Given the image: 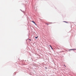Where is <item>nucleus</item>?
<instances>
[{
    "instance_id": "obj_1",
    "label": "nucleus",
    "mask_w": 76,
    "mask_h": 76,
    "mask_svg": "<svg viewBox=\"0 0 76 76\" xmlns=\"http://www.w3.org/2000/svg\"><path fill=\"white\" fill-rule=\"evenodd\" d=\"M70 50H76V49H70L69 50V51Z\"/></svg>"
},
{
    "instance_id": "obj_2",
    "label": "nucleus",
    "mask_w": 76,
    "mask_h": 76,
    "mask_svg": "<svg viewBox=\"0 0 76 76\" xmlns=\"http://www.w3.org/2000/svg\"><path fill=\"white\" fill-rule=\"evenodd\" d=\"M31 22H33V23H34V24H35V25H37V24H36V23H35V22H34V21H31Z\"/></svg>"
},
{
    "instance_id": "obj_3",
    "label": "nucleus",
    "mask_w": 76,
    "mask_h": 76,
    "mask_svg": "<svg viewBox=\"0 0 76 76\" xmlns=\"http://www.w3.org/2000/svg\"><path fill=\"white\" fill-rule=\"evenodd\" d=\"M50 23H47L46 24H47V25H49V24H50Z\"/></svg>"
},
{
    "instance_id": "obj_4",
    "label": "nucleus",
    "mask_w": 76,
    "mask_h": 76,
    "mask_svg": "<svg viewBox=\"0 0 76 76\" xmlns=\"http://www.w3.org/2000/svg\"><path fill=\"white\" fill-rule=\"evenodd\" d=\"M50 47L51 48H52V49H53V48H52V47H51V45H50Z\"/></svg>"
},
{
    "instance_id": "obj_5",
    "label": "nucleus",
    "mask_w": 76,
    "mask_h": 76,
    "mask_svg": "<svg viewBox=\"0 0 76 76\" xmlns=\"http://www.w3.org/2000/svg\"><path fill=\"white\" fill-rule=\"evenodd\" d=\"M64 22H65L66 23H68V22H67L66 21H64Z\"/></svg>"
},
{
    "instance_id": "obj_6",
    "label": "nucleus",
    "mask_w": 76,
    "mask_h": 76,
    "mask_svg": "<svg viewBox=\"0 0 76 76\" xmlns=\"http://www.w3.org/2000/svg\"><path fill=\"white\" fill-rule=\"evenodd\" d=\"M38 37H35V38H38Z\"/></svg>"
},
{
    "instance_id": "obj_7",
    "label": "nucleus",
    "mask_w": 76,
    "mask_h": 76,
    "mask_svg": "<svg viewBox=\"0 0 76 76\" xmlns=\"http://www.w3.org/2000/svg\"><path fill=\"white\" fill-rule=\"evenodd\" d=\"M64 66L65 67H66V65H64Z\"/></svg>"
}]
</instances>
